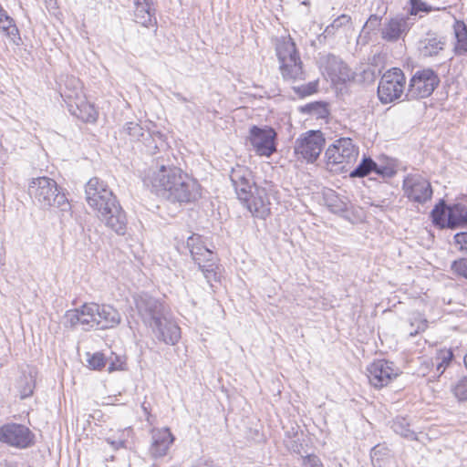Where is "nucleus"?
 I'll use <instances>...</instances> for the list:
<instances>
[{
	"instance_id": "nucleus-16",
	"label": "nucleus",
	"mask_w": 467,
	"mask_h": 467,
	"mask_svg": "<svg viewBox=\"0 0 467 467\" xmlns=\"http://www.w3.org/2000/svg\"><path fill=\"white\" fill-rule=\"evenodd\" d=\"M243 205L259 219H265L271 213V202L266 190L257 186L248 192L247 200L241 201Z\"/></svg>"
},
{
	"instance_id": "nucleus-40",
	"label": "nucleus",
	"mask_w": 467,
	"mask_h": 467,
	"mask_svg": "<svg viewBox=\"0 0 467 467\" xmlns=\"http://www.w3.org/2000/svg\"><path fill=\"white\" fill-rule=\"evenodd\" d=\"M302 111L309 114H317L322 117L323 114L326 113L327 109L323 104L316 102L306 105L302 108Z\"/></svg>"
},
{
	"instance_id": "nucleus-22",
	"label": "nucleus",
	"mask_w": 467,
	"mask_h": 467,
	"mask_svg": "<svg viewBox=\"0 0 467 467\" xmlns=\"http://www.w3.org/2000/svg\"><path fill=\"white\" fill-rule=\"evenodd\" d=\"M67 108L71 115L84 122H94L97 119L98 112L95 107L90 104L86 96L78 98L77 100H70Z\"/></svg>"
},
{
	"instance_id": "nucleus-1",
	"label": "nucleus",
	"mask_w": 467,
	"mask_h": 467,
	"mask_svg": "<svg viewBox=\"0 0 467 467\" xmlns=\"http://www.w3.org/2000/svg\"><path fill=\"white\" fill-rule=\"evenodd\" d=\"M143 182L156 194L173 202H190L201 196L199 183L174 166H151L145 172Z\"/></svg>"
},
{
	"instance_id": "nucleus-4",
	"label": "nucleus",
	"mask_w": 467,
	"mask_h": 467,
	"mask_svg": "<svg viewBox=\"0 0 467 467\" xmlns=\"http://www.w3.org/2000/svg\"><path fill=\"white\" fill-rule=\"evenodd\" d=\"M85 193L88 205L98 211L106 225L114 229L117 225V200L113 192L102 181L94 177L87 182Z\"/></svg>"
},
{
	"instance_id": "nucleus-7",
	"label": "nucleus",
	"mask_w": 467,
	"mask_h": 467,
	"mask_svg": "<svg viewBox=\"0 0 467 467\" xmlns=\"http://www.w3.org/2000/svg\"><path fill=\"white\" fill-rule=\"evenodd\" d=\"M358 153V148L350 138H340L327 149L325 157L331 169L348 172L357 162Z\"/></svg>"
},
{
	"instance_id": "nucleus-24",
	"label": "nucleus",
	"mask_w": 467,
	"mask_h": 467,
	"mask_svg": "<svg viewBox=\"0 0 467 467\" xmlns=\"http://www.w3.org/2000/svg\"><path fill=\"white\" fill-rule=\"evenodd\" d=\"M327 206L334 213H344L348 210V202L345 197H340L333 190H327L324 193Z\"/></svg>"
},
{
	"instance_id": "nucleus-28",
	"label": "nucleus",
	"mask_w": 467,
	"mask_h": 467,
	"mask_svg": "<svg viewBox=\"0 0 467 467\" xmlns=\"http://www.w3.org/2000/svg\"><path fill=\"white\" fill-rule=\"evenodd\" d=\"M432 222L435 225L449 228L448 208L443 202L436 205L431 212Z\"/></svg>"
},
{
	"instance_id": "nucleus-47",
	"label": "nucleus",
	"mask_w": 467,
	"mask_h": 467,
	"mask_svg": "<svg viewBox=\"0 0 467 467\" xmlns=\"http://www.w3.org/2000/svg\"><path fill=\"white\" fill-rule=\"evenodd\" d=\"M454 242L461 251L467 253V233H458L454 235Z\"/></svg>"
},
{
	"instance_id": "nucleus-20",
	"label": "nucleus",
	"mask_w": 467,
	"mask_h": 467,
	"mask_svg": "<svg viewBox=\"0 0 467 467\" xmlns=\"http://www.w3.org/2000/svg\"><path fill=\"white\" fill-rule=\"evenodd\" d=\"M410 28L409 18L404 16H396L383 24L381 37L388 42H396L403 38Z\"/></svg>"
},
{
	"instance_id": "nucleus-35",
	"label": "nucleus",
	"mask_w": 467,
	"mask_h": 467,
	"mask_svg": "<svg viewBox=\"0 0 467 467\" xmlns=\"http://www.w3.org/2000/svg\"><path fill=\"white\" fill-rule=\"evenodd\" d=\"M455 397L460 400H467V376L461 378L452 389Z\"/></svg>"
},
{
	"instance_id": "nucleus-33",
	"label": "nucleus",
	"mask_w": 467,
	"mask_h": 467,
	"mask_svg": "<svg viewBox=\"0 0 467 467\" xmlns=\"http://www.w3.org/2000/svg\"><path fill=\"white\" fill-rule=\"evenodd\" d=\"M35 382L31 377H24L19 385L21 399H26L33 394Z\"/></svg>"
},
{
	"instance_id": "nucleus-17",
	"label": "nucleus",
	"mask_w": 467,
	"mask_h": 467,
	"mask_svg": "<svg viewBox=\"0 0 467 467\" xmlns=\"http://www.w3.org/2000/svg\"><path fill=\"white\" fill-rule=\"evenodd\" d=\"M230 180L240 202L247 200L248 192L257 187L251 170L243 165L232 168Z\"/></svg>"
},
{
	"instance_id": "nucleus-51",
	"label": "nucleus",
	"mask_w": 467,
	"mask_h": 467,
	"mask_svg": "<svg viewBox=\"0 0 467 467\" xmlns=\"http://www.w3.org/2000/svg\"><path fill=\"white\" fill-rule=\"evenodd\" d=\"M11 16L7 14V12L0 5V24L5 22L10 23Z\"/></svg>"
},
{
	"instance_id": "nucleus-14",
	"label": "nucleus",
	"mask_w": 467,
	"mask_h": 467,
	"mask_svg": "<svg viewBox=\"0 0 467 467\" xmlns=\"http://www.w3.org/2000/svg\"><path fill=\"white\" fill-rule=\"evenodd\" d=\"M402 188L405 196L418 203L426 202L432 195L431 183L419 174L408 175L403 181Z\"/></svg>"
},
{
	"instance_id": "nucleus-50",
	"label": "nucleus",
	"mask_w": 467,
	"mask_h": 467,
	"mask_svg": "<svg viewBox=\"0 0 467 467\" xmlns=\"http://www.w3.org/2000/svg\"><path fill=\"white\" fill-rule=\"evenodd\" d=\"M373 171L379 175L387 176V177H391L394 173V171L391 168L378 166L377 164H376V168H374Z\"/></svg>"
},
{
	"instance_id": "nucleus-9",
	"label": "nucleus",
	"mask_w": 467,
	"mask_h": 467,
	"mask_svg": "<svg viewBox=\"0 0 467 467\" xmlns=\"http://www.w3.org/2000/svg\"><path fill=\"white\" fill-rule=\"evenodd\" d=\"M325 142V137L320 130H308L296 139L295 154L298 159L314 162L322 152Z\"/></svg>"
},
{
	"instance_id": "nucleus-27",
	"label": "nucleus",
	"mask_w": 467,
	"mask_h": 467,
	"mask_svg": "<svg viewBox=\"0 0 467 467\" xmlns=\"http://www.w3.org/2000/svg\"><path fill=\"white\" fill-rule=\"evenodd\" d=\"M0 31L6 36L14 45L20 46L22 44L19 29L13 17H11L10 23L5 22L0 24Z\"/></svg>"
},
{
	"instance_id": "nucleus-8",
	"label": "nucleus",
	"mask_w": 467,
	"mask_h": 467,
	"mask_svg": "<svg viewBox=\"0 0 467 467\" xmlns=\"http://www.w3.org/2000/svg\"><path fill=\"white\" fill-rule=\"evenodd\" d=\"M406 88V78L403 71L398 67L387 70L381 77L379 87L378 96L379 100L384 103H390L401 99Z\"/></svg>"
},
{
	"instance_id": "nucleus-41",
	"label": "nucleus",
	"mask_w": 467,
	"mask_h": 467,
	"mask_svg": "<svg viewBox=\"0 0 467 467\" xmlns=\"http://www.w3.org/2000/svg\"><path fill=\"white\" fill-rule=\"evenodd\" d=\"M79 310L85 314H88L90 317H95V320H99V317H101L102 315L100 312V306L97 304H86Z\"/></svg>"
},
{
	"instance_id": "nucleus-29",
	"label": "nucleus",
	"mask_w": 467,
	"mask_h": 467,
	"mask_svg": "<svg viewBox=\"0 0 467 467\" xmlns=\"http://www.w3.org/2000/svg\"><path fill=\"white\" fill-rule=\"evenodd\" d=\"M421 44L420 52L424 57L436 56L444 46V43L436 37L425 39Z\"/></svg>"
},
{
	"instance_id": "nucleus-13",
	"label": "nucleus",
	"mask_w": 467,
	"mask_h": 467,
	"mask_svg": "<svg viewBox=\"0 0 467 467\" xmlns=\"http://www.w3.org/2000/svg\"><path fill=\"white\" fill-rule=\"evenodd\" d=\"M35 435L25 425L7 423L0 427V441L19 449L33 445Z\"/></svg>"
},
{
	"instance_id": "nucleus-26",
	"label": "nucleus",
	"mask_w": 467,
	"mask_h": 467,
	"mask_svg": "<svg viewBox=\"0 0 467 467\" xmlns=\"http://www.w3.org/2000/svg\"><path fill=\"white\" fill-rule=\"evenodd\" d=\"M374 168H376V162L369 157H364L356 168L348 171L349 176L351 178H363L373 171Z\"/></svg>"
},
{
	"instance_id": "nucleus-43",
	"label": "nucleus",
	"mask_w": 467,
	"mask_h": 467,
	"mask_svg": "<svg viewBox=\"0 0 467 467\" xmlns=\"http://www.w3.org/2000/svg\"><path fill=\"white\" fill-rule=\"evenodd\" d=\"M317 85L316 82H309L306 85H302L297 88H295V90L302 97H306L315 93L317 91Z\"/></svg>"
},
{
	"instance_id": "nucleus-42",
	"label": "nucleus",
	"mask_w": 467,
	"mask_h": 467,
	"mask_svg": "<svg viewBox=\"0 0 467 467\" xmlns=\"http://www.w3.org/2000/svg\"><path fill=\"white\" fill-rule=\"evenodd\" d=\"M451 269L458 275L467 278V258H462L454 261Z\"/></svg>"
},
{
	"instance_id": "nucleus-19",
	"label": "nucleus",
	"mask_w": 467,
	"mask_h": 467,
	"mask_svg": "<svg viewBox=\"0 0 467 467\" xmlns=\"http://www.w3.org/2000/svg\"><path fill=\"white\" fill-rule=\"evenodd\" d=\"M133 21L146 28H157L156 9L152 0H133Z\"/></svg>"
},
{
	"instance_id": "nucleus-55",
	"label": "nucleus",
	"mask_w": 467,
	"mask_h": 467,
	"mask_svg": "<svg viewBox=\"0 0 467 467\" xmlns=\"http://www.w3.org/2000/svg\"><path fill=\"white\" fill-rule=\"evenodd\" d=\"M4 467H18L16 463H6Z\"/></svg>"
},
{
	"instance_id": "nucleus-37",
	"label": "nucleus",
	"mask_w": 467,
	"mask_h": 467,
	"mask_svg": "<svg viewBox=\"0 0 467 467\" xmlns=\"http://www.w3.org/2000/svg\"><path fill=\"white\" fill-rule=\"evenodd\" d=\"M121 437L124 439L119 440V448L131 449L133 445V431L130 428H126L121 432Z\"/></svg>"
},
{
	"instance_id": "nucleus-32",
	"label": "nucleus",
	"mask_w": 467,
	"mask_h": 467,
	"mask_svg": "<svg viewBox=\"0 0 467 467\" xmlns=\"http://www.w3.org/2000/svg\"><path fill=\"white\" fill-rule=\"evenodd\" d=\"M410 15H417L419 12H431L433 10H445L446 7H431L421 0H410Z\"/></svg>"
},
{
	"instance_id": "nucleus-44",
	"label": "nucleus",
	"mask_w": 467,
	"mask_h": 467,
	"mask_svg": "<svg viewBox=\"0 0 467 467\" xmlns=\"http://www.w3.org/2000/svg\"><path fill=\"white\" fill-rule=\"evenodd\" d=\"M66 322L70 327L80 325L79 309L69 310L66 314Z\"/></svg>"
},
{
	"instance_id": "nucleus-30",
	"label": "nucleus",
	"mask_w": 467,
	"mask_h": 467,
	"mask_svg": "<svg viewBox=\"0 0 467 467\" xmlns=\"http://www.w3.org/2000/svg\"><path fill=\"white\" fill-rule=\"evenodd\" d=\"M453 353L451 349H441L437 353L433 364H435L436 370L439 375H441L444 372L447 366L451 363Z\"/></svg>"
},
{
	"instance_id": "nucleus-57",
	"label": "nucleus",
	"mask_w": 467,
	"mask_h": 467,
	"mask_svg": "<svg viewBox=\"0 0 467 467\" xmlns=\"http://www.w3.org/2000/svg\"><path fill=\"white\" fill-rule=\"evenodd\" d=\"M377 449V446L373 447L372 451H375Z\"/></svg>"
},
{
	"instance_id": "nucleus-10",
	"label": "nucleus",
	"mask_w": 467,
	"mask_h": 467,
	"mask_svg": "<svg viewBox=\"0 0 467 467\" xmlns=\"http://www.w3.org/2000/svg\"><path fill=\"white\" fill-rule=\"evenodd\" d=\"M439 82V77L433 70H418L410 80L406 97L414 99L427 98L432 94Z\"/></svg>"
},
{
	"instance_id": "nucleus-38",
	"label": "nucleus",
	"mask_w": 467,
	"mask_h": 467,
	"mask_svg": "<svg viewBox=\"0 0 467 467\" xmlns=\"http://www.w3.org/2000/svg\"><path fill=\"white\" fill-rule=\"evenodd\" d=\"M285 447L290 451L301 455V457L304 456L303 453L306 452L304 451L303 444L298 437L285 441Z\"/></svg>"
},
{
	"instance_id": "nucleus-46",
	"label": "nucleus",
	"mask_w": 467,
	"mask_h": 467,
	"mask_svg": "<svg viewBox=\"0 0 467 467\" xmlns=\"http://www.w3.org/2000/svg\"><path fill=\"white\" fill-rule=\"evenodd\" d=\"M125 130L127 133L131 136L132 138H139L142 135L141 130L142 129L138 123L135 122H129L127 126L125 127Z\"/></svg>"
},
{
	"instance_id": "nucleus-34",
	"label": "nucleus",
	"mask_w": 467,
	"mask_h": 467,
	"mask_svg": "<svg viewBox=\"0 0 467 467\" xmlns=\"http://www.w3.org/2000/svg\"><path fill=\"white\" fill-rule=\"evenodd\" d=\"M87 363L88 368L92 369H100L102 367L105 366V358L104 355L96 352L94 354H87Z\"/></svg>"
},
{
	"instance_id": "nucleus-45",
	"label": "nucleus",
	"mask_w": 467,
	"mask_h": 467,
	"mask_svg": "<svg viewBox=\"0 0 467 467\" xmlns=\"http://www.w3.org/2000/svg\"><path fill=\"white\" fill-rule=\"evenodd\" d=\"M80 315V325L87 326L88 327H84V329H88V327H93L95 324L99 325L100 320H95V317H90L88 314H85L79 310Z\"/></svg>"
},
{
	"instance_id": "nucleus-53",
	"label": "nucleus",
	"mask_w": 467,
	"mask_h": 467,
	"mask_svg": "<svg viewBox=\"0 0 467 467\" xmlns=\"http://www.w3.org/2000/svg\"><path fill=\"white\" fill-rule=\"evenodd\" d=\"M120 213H121V208L119 207V215H118L119 223H120ZM120 229H121V227L119 225V234H120Z\"/></svg>"
},
{
	"instance_id": "nucleus-48",
	"label": "nucleus",
	"mask_w": 467,
	"mask_h": 467,
	"mask_svg": "<svg viewBox=\"0 0 467 467\" xmlns=\"http://www.w3.org/2000/svg\"><path fill=\"white\" fill-rule=\"evenodd\" d=\"M427 323L428 322L425 318H421V317L415 318L414 321L411 322V327H414L415 325H417V328L414 331H410V335L414 336L420 331H424L428 327Z\"/></svg>"
},
{
	"instance_id": "nucleus-11",
	"label": "nucleus",
	"mask_w": 467,
	"mask_h": 467,
	"mask_svg": "<svg viewBox=\"0 0 467 467\" xmlns=\"http://www.w3.org/2000/svg\"><path fill=\"white\" fill-rule=\"evenodd\" d=\"M276 132L270 127H251L248 135L253 150L261 157H270L276 151Z\"/></svg>"
},
{
	"instance_id": "nucleus-3",
	"label": "nucleus",
	"mask_w": 467,
	"mask_h": 467,
	"mask_svg": "<svg viewBox=\"0 0 467 467\" xmlns=\"http://www.w3.org/2000/svg\"><path fill=\"white\" fill-rule=\"evenodd\" d=\"M28 192L41 207H55L61 213V217H71V204L55 180L46 176L34 178L29 184Z\"/></svg>"
},
{
	"instance_id": "nucleus-56",
	"label": "nucleus",
	"mask_w": 467,
	"mask_h": 467,
	"mask_svg": "<svg viewBox=\"0 0 467 467\" xmlns=\"http://www.w3.org/2000/svg\"><path fill=\"white\" fill-rule=\"evenodd\" d=\"M102 313H103V314H106V311H105V309H104V306L102 307Z\"/></svg>"
},
{
	"instance_id": "nucleus-36",
	"label": "nucleus",
	"mask_w": 467,
	"mask_h": 467,
	"mask_svg": "<svg viewBox=\"0 0 467 467\" xmlns=\"http://www.w3.org/2000/svg\"><path fill=\"white\" fill-rule=\"evenodd\" d=\"M351 21V18L348 15H341L337 18H336L332 24L327 26L325 29V33L331 35L334 34L335 31L340 27H342L345 25L349 24Z\"/></svg>"
},
{
	"instance_id": "nucleus-2",
	"label": "nucleus",
	"mask_w": 467,
	"mask_h": 467,
	"mask_svg": "<svg viewBox=\"0 0 467 467\" xmlns=\"http://www.w3.org/2000/svg\"><path fill=\"white\" fill-rule=\"evenodd\" d=\"M134 302L143 323L159 341L171 346L178 343L181 328L167 305L151 294H135Z\"/></svg>"
},
{
	"instance_id": "nucleus-52",
	"label": "nucleus",
	"mask_w": 467,
	"mask_h": 467,
	"mask_svg": "<svg viewBox=\"0 0 467 467\" xmlns=\"http://www.w3.org/2000/svg\"><path fill=\"white\" fill-rule=\"evenodd\" d=\"M174 96H175V98H176L178 100H180V101H182V102H187V101H188V100H187V99H186L185 97H183V96H182V94H180V93H175V94H174Z\"/></svg>"
},
{
	"instance_id": "nucleus-18",
	"label": "nucleus",
	"mask_w": 467,
	"mask_h": 467,
	"mask_svg": "<svg viewBox=\"0 0 467 467\" xmlns=\"http://www.w3.org/2000/svg\"><path fill=\"white\" fill-rule=\"evenodd\" d=\"M173 441L174 436L169 428L153 429L151 431L149 454L153 459L164 457L168 453Z\"/></svg>"
},
{
	"instance_id": "nucleus-39",
	"label": "nucleus",
	"mask_w": 467,
	"mask_h": 467,
	"mask_svg": "<svg viewBox=\"0 0 467 467\" xmlns=\"http://www.w3.org/2000/svg\"><path fill=\"white\" fill-rule=\"evenodd\" d=\"M302 467H324L319 457L313 453L302 456Z\"/></svg>"
},
{
	"instance_id": "nucleus-6",
	"label": "nucleus",
	"mask_w": 467,
	"mask_h": 467,
	"mask_svg": "<svg viewBox=\"0 0 467 467\" xmlns=\"http://www.w3.org/2000/svg\"><path fill=\"white\" fill-rule=\"evenodd\" d=\"M187 246L193 261L198 265L211 288L219 289L216 284L221 283V275L213 253L203 244L201 236L197 234H192L188 238Z\"/></svg>"
},
{
	"instance_id": "nucleus-23",
	"label": "nucleus",
	"mask_w": 467,
	"mask_h": 467,
	"mask_svg": "<svg viewBox=\"0 0 467 467\" xmlns=\"http://www.w3.org/2000/svg\"><path fill=\"white\" fill-rule=\"evenodd\" d=\"M448 217L451 229L467 225V208L462 204H454L448 208Z\"/></svg>"
},
{
	"instance_id": "nucleus-21",
	"label": "nucleus",
	"mask_w": 467,
	"mask_h": 467,
	"mask_svg": "<svg viewBox=\"0 0 467 467\" xmlns=\"http://www.w3.org/2000/svg\"><path fill=\"white\" fill-rule=\"evenodd\" d=\"M59 91L66 105L70 103V100H77L78 98L85 96L83 85L79 78L69 75L60 78Z\"/></svg>"
},
{
	"instance_id": "nucleus-5",
	"label": "nucleus",
	"mask_w": 467,
	"mask_h": 467,
	"mask_svg": "<svg viewBox=\"0 0 467 467\" xmlns=\"http://www.w3.org/2000/svg\"><path fill=\"white\" fill-rule=\"evenodd\" d=\"M275 52L279 61L281 75L285 80L297 81L305 78L303 64L296 43L290 36L276 39Z\"/></svg>"
},
{
	"instance_id": "nucleus-12",
	"label": "nucleus",
	"mask_w": 467,
	"mask_h": 467,
	"mask_svg": "<svg viewBox=\"0 0 467 467\" xmlns=\"http://www.w3.org/2000/svg\"><path fill=\"white\" fill-rule=\"evenodd\" d=\"M399 368L393 362L378 359L374 360L367 367V377L371 386L376 389H381L389 385L399 376Z\"/></svg>"
},
{
	"instance_id": "nucleus-31",
	"label": "nucleus",
	"mask_w": 467,
	"mask_h": 467,
	"mask_svg": "<svg viewBox=\"0 0 467 467\" xmlns=\"http://www.w3.org/2000/svg\"><path fill=\"white\" fill-rule=\"evenodd\" d=\"M455 36L457 39L455 46L457 53L461 55L465 54L467 52V30L463 24L457 26L455 28Z\"/></svg>"
},
{
	"instance_id": "nucleus-54",
	"label": "nucleus",
	"mask_w": 467,
	"mask_h": 467,
	"mask_svg": "<svg viewBox=\"0 0 467 467\" xmlns=\"http://www.w3.org/2000/svg\"><path fill=\"white\" fill-rule=\"evenodd\" d=\"M114 370H115V364H114V362H112V363L110 364V366L109 367V372H112V371H114Z\"/></svg>"
},
{
	"instance_id": "nucleus-25",
	"label": "nucleus",
	"mask_w": 467,
	"mask_h": 467,
	"mask_svg": "<svg viewBox=\"0 0 467 467\" xmlns=\"http://www.w3.org/2000/svg\"><path fill=\"white\" fill-rule=\"evenodd\" d=\"M391 429L397 434L410 440L416 441L418 440L417 434L410 429V423L405 417L398 416L396 417L391 423Z\"/></svg>"
},
{
	"instance_id": "nucleus-15",
	"label": "nucleus",
	"mask_w": 467,
	"mask_h": 467,
	"mask_svg": "<svg viewBox=\"0 0 467 467\" xmlns=\"http://www.w3.org/2000/svg\"><path fill=\"white\" fill-rule=\"evenodd\" d=\"M323 74L330 78L333 84H340L354 78V72L337 57L327 55L321 59Z\"/></svg>"
},
{
	"instance_id": "nucleus-49",
	"label": "nucleus",
	"mask_w": 467,
	"mask_h": 467,
	"mask_svg": "<svg viewBox=\"0 0 467 467\" xmlns=\"http://www.w3.org/2000/svg\"><path fill=\"white\" fill-rule=\"evenodd\" d=\"M380 18L376 15H371L363 26V30H375L379 26Z\"/></svg>"
}]
</instances>
